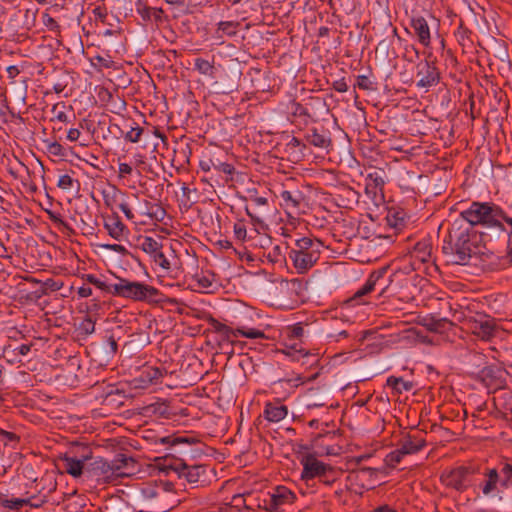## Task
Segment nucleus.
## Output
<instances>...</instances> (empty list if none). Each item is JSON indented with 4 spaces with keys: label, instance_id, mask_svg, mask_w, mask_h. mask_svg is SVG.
<instances>
[{
    "label": "nucleus",
    "instance_id": "obj_58",
    "mask_svg": "<svg viewBox=\"0 0 512 512\" xmlns=\"http://www.w3.org/2000/svg\"><path fill=\"white\" fill-rule=\"evenodd\" d=\"M157 486L161 489H164L168 495H171V497L174 499V496H173V483L171 482H168V481H161L159 484H157Z\"/></svg>",
    "mask_w": 512,
    "mask_h": 512
},
{
    "label": "nucleus",
    "instance_id": "obj_27",
    "mask_svg": "<svg viewBox=\"0 0 512 512\" xmlns=\"http://www.w3.org/2000/svg\"><path fill=\"white\" fill-rule=\"evenodd\" d=\"M63 460L65 462L66 472L74 478L85 474V465L81 463L77 456H69L66 454Z\"/></svg>",
    "mask_w": 512,
    "mask_h": 512
},
{
    "label": "nucleus",
    "instance_id": "obj_64",
    "mask_svg": "<svg viewBox=\"0 0 512 512\" xmlns=\"http://www.w3.org/2000/svg\"><path fill=\"white\" fill-rule=\"evenodd\" d=\"M501 473L503 475L504 478H507L509 480H512V465L511 464H508L506 463L502 469H501Z\"/></svg>",
    "mask_w": 512,
    "mask_h": 512
},
{
    "label": "nucleus",
    "instance_id": "obj_21",
    "mask_svg": "<svg viewBox=\"0 0 512 512\" xmlns=\"http://www.w3.org/2000/svg\"><path fill=\"white\" fill-rule=\"evenodd\" d=\"M135 460L132 457H128L125 454H118L116 457L109 462V466L111 469L112 480H115L119 477L127 476L128 473L123 472V469L129 468V466L134 467Z\"/></svg>",
    "mask_w": 512,
    "mask_h": 512
},
{
    "label": "nucleus",
    "instance_id": "obj_41",
    "mask_svg": "<svg viewBox=\"0 0 512 512\" xmlns=\"http://www.w3.org/2000/svg\"><path fill=\"white\" fill-rule=\"evenodd\" d=\"M195 69L199 73L207 75L212 72L213 65L208 60L197 58L195 60Z\"/></svg>",
    "mask_w": 512,
    "mask_h": 512
},
{
    "label": "nucleus",
    "instance_id": "obj_37",
    "mask_svg": "<svg viewBox=\"0 0 512 512\" xmlns=\"http://www.w3.org/2000/svg\"><path fill=\"white\" fill-rule=\"evenodd\" d=\"M143 375L150 383H158L159 379L163 376V372L158 367H148L143 371Z\"/></svg>",
    "mask_w": 512,
    "mask_h": 512
},
{
    "label": "nucleus",
    "instance_id": "obj_26",
    "mask_svg": "<svg viewBox=\"0 0 512 512\" xmlns=\"http://www.w3.org/2000/svg\"><path fill=\"white\" fill-rule=\"evenodd\" d=\"M280 197L284 202L283 205L285 206V208L291 209V210L299 209L301 203L304 200V196H303L302 192H300L298 190H296L294 192L288 191V190H283L280 193Z\"/></svg>",
    "mask_w": 512,
    "mask_h": 512
},
{
    "label": "nucleus",
    "instance_id": "obj_42",
    "mask_svg": "<svg viewBox=\"0 0 512 512\" xmlns=\"http://www.w3.org/2000/svg\"><path fill=\"white\" fill-rule=\"evenodd\" d=\"M238 23L233 21H221L218 24V30L222 31L226 35H235Z\"/></svg>",
    "mask_w": 512,
    "mask_h": 512
},
{
    "label": "nucleus",
    "instance_id": "obj_2",
    "mask_svg": "<svg viewBox=\"0 0 512 512\" xmlns=\"http://www.w3.org/2000/svg\"><path fill=\"white\" fill-rule=\"evenodd\" d=\"M136 501L142 508L140 512H169L176 505V500L157 483H147L140 488Z\"/></svg>",
    "mask_w": 512,
    "mask_h": 512
},
{
    "label": "nucleus",
    "instance_id": "obj_35",
    "mask_svg": "<svg viewBox=\"0 0 512 512\" xmlns=\"http://www.w3.org/2000/svg\"><path fill=\"white\" fill-rule=\"evenodd\" d=\"M235 332H237V337L241 335L243 337L251 339L266 338L263 331L255 328H237L235 329Z\"/></svg>",
    "mask_w": 512,
    "mask_h": 512
},
{
    "label": "nucleus",
    "instance_id": "obj_23",
    "mask_svg": "<svg viewBox=\"0 0 512 512\" xmlns=\"http://www.w3.org/2000/svg\"><path fill=\"white\" fill-rule=\"evenodd\" d=\"M487 357L480 352H469L466 356V364L469 368V373L475 379V371L482 370V367L487 366Z\"/></svg>",
    "mask_w": 512,
    "mask_h": 512
},
{
    "label": "nucleus",
    "instance_id": "obj_32",
    "mask_svg": "<svg viewBox=\"0 0 512 512\" xmlns=\"http://www.w3.org/2000/svg\"><path fill=\"white\" fill-rule=\"evenodd\" d=\"M47 214L49 216V219L54 224H56L59 227H61L64 232H66L67 234H74L75 233L73 228H71L69 226V224L62 219V217H61V215L59 213H55L53 211H47Z\"/></svg>",
    "mask_w": 512,
    "mask_h": 512
},
{
    "label": "nucleus",
    "instance_id": "obj_57",
    "mask_svg": "<svg viewBox=\"0 0 512 512\" xmlns=\"http://www.w3.org/2000/svg\"><path fill=\"white\" fill-rule=\"evenodd\" d=\"M119 209L124 213L127 219L132 220L134 218V214L129 207V205L125 202L119 204Z\"/></svg>",
    "mask_w": 512,
    "mask_h": 512
},
{
    "label": "nucleus",
    "instance_id": "obj_54",
    "mask_svg": "<svg viewBox=\"0 0 512 512\" xmlns=\"http://www.w3.org/2000/svg\"><path fill=\"white\" fill-rule=\"evenodd\" d=\"M48 151L55 155L62 157L65 155L63 146L58 142H53L48 146Z\"/></svg>",
    "mask_w": 512,
    "mask_h": 512
},
{
    "label": "nucleus",
    "instance_id": "obj_10",
    "mask_svg": "<svg viewBox=\"0 0 512 512\" xmlns=\"http://www.w3.org/2000/svg\"><path fill=\"white\" fill-rule=\"evenodd\" d=\"M300 462L303 466L301 479L305 481L315 477H326L327 473H334L332 466L317 460L313 454L303 456Z\"/></svg>",
    "mask_w": 512,
    "mask_h": 512
},
{
    "label": "nucleus",
    "instance_id": "obj_55",
    "mask_svg": "<svg viewBox=\"0 0 512 512\" xmlns=\"http://www.w3.org/2000/svg\"><path fill=\"white\" fill-rule=\"evenodd\" d=\"M197 282L201 288L209 289L213 286V279L209 276H197Z\"/></svg>",
    "mask_w": 512,
    "mask_h": 512
},
{
    "label": "nucleus",
    "instance_id": "obj_28",
    "mask_svg": "<svg viewBox=\"0 0 512 512\" xmlns=\"http://www.w3.org/2000/svg\"><path fill=\"white\" fill-rule=\"evenodd\" d=\"M209 324L211 325V327L213 328V330L216 333H219L222 335L224 340H228V341H231V343H233L232 337H237V332H235L234 329L227 326L226 324L219 322L218 320H216L214 318L210 319Z\"/></svg>",
    "mask_w": 512,
    "mask_h": 512
},
{
    "label": "nucleus",
    "instance_id": "obj_61",
    "mask_svg": "<svg viewBox=\"0 0 512 512\" xmlns=\"http://www.w3.org/2000/svg\"><path fill=\"white\" fill-rule=\"evenodd\" d=\"M45 17H46V20L44 21V23L47 27H49L50 30L54 31L56 29H59V25L54 18H52L48 14H46Z\"/></svg>",
    "mask_w": 512,
    "mask_h": 512
},
{
    "label": "nucleus",
    "instance_id": "obj_24",
    "mask_svg": "<svg viewBox=\"0 0 512 512\" xmlns=\"http://www.w3.org/2000/svg\"><path fill=\"white\" fill-rule=\"evenodd\" d=\"M288 414V408L285 405H276L267 403L264 409V416L270 422H279Z\"/></svg>",
    "mask_w": 512,
    "mask_h": 512
},
{
    "label": "nucleus",
    "instance_id": "obj_16",
    "mask_svg": "<svg viewBox=\"0 0 512 512\" xmlns=\"http://www.w3.org/2000/svg\"><path fill=\"white\" fill-rule=\"evenodd\" d=\"M296 499L295 494L284 486H278L275 492L270 495L266 504V510L272 512L278 510L283 504H291Z\"/></svg>",
    "mask_w": 512,
    "mask_h": 512
},
{
    "label": "nucleus",
    "instance_id": "obj_8",
    "mask_svg": "<svg viewBox=\"0 0 512 512\" xmlns=\"http://www.w3.org/2000/svg\"><path fill=\"white\" fill-rule=\"evenodd\" d=\"M159 442L170 445V448L181 456L194 458L202 453V449L194 447L200 444V440L196 436L171 434L160 438Z\"/></svg>",
    "mask_w": 512,
    "mask_h": 512
},
{
    "label": "nucleus",
    "instance_id": "obj_5",
    "mask_svg": "<svg viewBox=\"0 0 512 512\" xmlns=\"http://www.w3.org/2000/svg\"><path fill=\"white\" fill-rule=\"evenodd\" d=\"M113 295L134 301L158 303L160 302L158 296H160L161 293L157 288L151 285L130 281L126 278H119V282L115 283Z\"/></svg>",
    "mask_w": 512,
    "mask_h": 512
},
{
    "label": "nucleus",
    "instance_id": "obj_36",
    "mask_svg": "<svg viewBox=\"0 0 512 512\" xmlns=\"http://www.w3.org/2000/svg\"><path fill=\"white\" fill-rule=\"evenodd\" d=\"M0 505L10 510H19L24 506V502L20 498L8 499L0 497Z\"/></svg>",
    "mask_w": 512,
    "mask_h": 512
},
{
    "label": "nucleus",
    "instance_id": "obj_19",
    "mask_svg": "<svg viewBox=\"0 0 512 512\" xmlns=\"http://www.w3.org/2000/svg\"><path fill=\"white\" fill-rule=\"evenodd\" d=\"M104 228L107 230L108 234L117 241H122L129 233L128 228L122 223L116 213L105 220Z\"/></svg>",
    "mask_w": 512,
    "mask_h": 512
},
{
    "label": "nucleus",
    "instance_id": "obj_9",
    "mask_svg": "<svg viewBox=\"0 0 512 512\" xmlns=\"http://www.w3.org/2000/svg\"><path fill=\"white\" fill-rule=\"evenodd\" d=\"M431 54L424 60L416 65V77L418 81L416 86L429 91L431 87L439 84L441 74L434 60H431Z\"/></svg>",
    "mask_w": 512,
    "mask_h": 512
},
{
    "label": "nucleus",
    "instance_id": "obj_33",
    "mask_svg": "<svg viewBox=\"0 0 512 512\" xmlns=\"http://www.w3.org/2000/svg\"><path fill=\"white\" fill-rule=\"evenodd\" d=\"M95 331V321L90 317H86L78 326L79 335L87 337Z\"/></svg>",
    "mask_w": 512,
    "mask_h": 512
},
{
    "label": "nucleus",
    "instance_id": "obj_6",
    "mask_svg": "<svg viewBox=\"0 0 512 512\" xmlns=\"http://www.w3.org/2000/svg\"><path fill=\"white\" fill-rule=\"evenodd\" d=\"M389 270V266H384L376 271H373L369 278L367 279L366 283L354 294V299H359L367 294H369L376 285L381 286V294H383L390 285H392L394 282H397L399 284L401 282V278L407 273L403 269H399L394 271L391 276L389 277V283H386V280L384 279L385 274Z\"/></svg>",
    "mask_w": 512,
    "mask_h": 512
},
{
    "label": "nucleus",
    "instance_id": "obj_12",
    "mask_svg": "<svg viewBox=\"0 0 512 512\" xmlns=\"http://www.w3.org/2000/svg\"><path fill=\"white\" fill-rule=\"evenodd\" d=\"M111 467L109 461L102 457H96L93 461L85 465V476L88 478H95L97 481L103 480L104 482H112Z\"/></svg>",
    "mask_w": 512,
    "mask_h": 512
},
{
    "label": "nucleus",
    "instance_id": "obj_45",
    "mask_svg": "<svg viewBox=\"0 0 512 512\" xmlns=\"http://www.w3.org/2000/svg\"><path fill=\"white\" fill-rule=\"evenodd\" d=\"M357 86L362 90L373 91L376 89L374 83L366 75H359L357 77Z\"/></svg>",
    "mask_w": 512,
    "mask_h": 512
},
{
    "label": "nucleus",
    "instance_id": "obj_47",
    "mask_svg": "<svg viewBox=\"0 0 512 512\" xmlns=\"http://www.w3.org/2000/svg\"><path fill=\"white\" fill-rule=\"evenodd\" d=\"M81 450L82 452L77 457L83 465H87L88 462L93 461L95 459L92 456V451L88 446H81Z\"/></svg>",
    "mask_w": 512,
    "mask_h": 512
},
{
    "label": "nucleus",
    "instance_id": "obj_50",
    "mask_svg": "<svg viewBox=\"0 0 512 512\" xmlns=\"http://www.w3.org/2000/svg\"><path fill=\"white\" fill-rule=\"evenodd\" d=\"M99 247L115 251L124 256L129 253L128 250L123 245L120 244H99Z\"/></svg>",
    "mask_w": 512,
    "mask_h": 512
},
{
    "label": "nucleus",
    "instance_id": "obj_56",
    "mask_svg": "<svg viewBox=\"0 0 512 512\" xmlns=\"http://www.w3.org/2000/svg\"><path fill=\"white\" fill-rule=\"evenodd\" d=\"M104 344H105L106 347L109 348V352L111 354L114 355V354L117 353V351H118V344H117L116 339L113 336L108 337Z\"/></svg>",
    "mask_w": 512,
    "mask_h": 512
},
{
    "label": "nucleus",
    "instance_id": "obj_43",
    "mask_svg": "<svg viewBox=\"0 0 512 512\" xmlns=\"http://www.w3.org/2000/svg\"><path fill=\"white\" fill-rule=\"evenodd\" d=\"M94 61H96V62H92V65L98 69H102V68L108 69V68L113 67V65H114V61L111 59L110 56L103 57V56L97 55L94 57Z\"/></svg>",
    "mask_w": 512,
    "mask_h": 512
},
{
    "label": "nucleus",
    "instance_id": "obj_52",
    "mask_svg": "<svg viewBox=\"0 0 512 512\" xmlns=\"http://www.w3.org/2000/svg\"><path fill=\"white\" fill-rule=\"evenodd\" d=\"M94 286L105 293L113 295L115 284H107L105 281H102L99 278H97Z\"/></svg>",
    "mask_w": 512,
    "mask_h": 512
},
{
    "label": "nucleus",
    "instance_id": "obj_18",
    "mask_svg": "<svg viewBox=\"0 0 512 512\" xmlns=\"http://www.w3.org/2000/svg\"><path fill=\"white\" fill-rule=\"evenodd\" d=\"M497 220L500 226L494 228L506 233L508 236V243H512V204L505 203L503 206L499 205Z\"/></svg>",
    "mask_w": 512,
    "mask_h": 512
},
{
    "label": "nucleus",
    "instance_id": "obj_48",
    "mask_svg": "<svg viewBox=\"0 0 512 512\" xmlns=\"http://www.w3.org/2000/svg\"><path fill=\"white\" fill-rule=\"evenodd\" d=\"M233 230H234V234L238 240H241V241L245 240L247 231H246V227L242 221L235 223Z\"/></svg>",
    "mask_w": 512,
    "mask_h": 512
},
{
    "label": "nucleus",
    "instance_id": "obj_11",
    "mask_svg": "<svg viewBox=\"0 0 512 512\" xmlns=\"http://www.w3.org/2000/svg\"><path fill=\"white\" fill-rule=\"evenodd\" d=\"M474 473L470 467L460 466L441 476L442 482L458 491H463L468 486L469 476Z\"/></svg>",
    "mask_w": 512,
    "mask_h": 512
},
{
    "label": "nucleus",
    "instance_id": "obj_20",
    "mask_svg": "<svg viewBox=\"0 0 512 512\" xmlns=\"http://www.w3.org/2000/svg\"><path fill=\"white\" fill-rule=\"evenodd\" d=\"M411 27L414 30L418 41L425 47L430 45L431 35L427 21L422 16L411 19Z\"/></svg>",
    "mask_w": 512,
    "mask_h": 512
},
{
    "label": "nucleus",
    "instance_id": "obj_4",
    "mask_svg": "<svg viewBox=\"0 0 512 512\" xmlns=\"http://www.w3.org/2000/svg\"><path fill=\"white\" fill-rule=\"evenodd\" d=\"M499 205L493 202L473 201L470 206L460 213V219L465 224L470 225L473 229L477 225L488 228L500 226L497 220Z\"/></svg>",
    "mask_w": 512,
    "mask_h": 512
},
{
    "label": "nucleus",
    "instance_id": "obj_60",
    "mask_svg": "<svg viewBox=\"0 0 512 512\" xmlns=\"http://www.w3.org/2000/svg\"><path fill=\"white\" fill-rule=\"evenodd\" d=\"M333 88L338 91V92H346L348 90V85L347 83L344 81V79L342 80H338V81H335L333 83Z\"/></svg>",
    "mask_w": 512,
    "mask_h": 512
},
{
    "label": "nucleus",
    "instance_id": "obj_1",
    "mask_svg": "<svg viewBox=\"0 0 512 512\" xmlns=\"http://www.w3.org/2000/svg\"><path fill=\"white\" fill-rule=\"evenodd\" d=\"M480 235L463 220H455L443 240L442 252L451 256L452 263L468 265L473 255L479 253Z\"/></svg>",
    "mask_w": 512,
    "mask_h": 512
},
{
    "label": "nucleus",
    "instance_id": "obj_22",
    "mask_svg": "<svg viewBox=\"0 0 512 512\" xmlns=\"http://www.w3.org/2000/svg\"><path fill=\"white\" fill-rule=\"evenodd\" d=\"M426 445L425 439L418 435L407 434L399 442V448L406 454H415Z\"/></svg>",
    "mask_w": 512,
    "mask_h": 512
},
{
    "label": "nucleus",
    "instance_id": "obj_29",
    "mask_svg": "<svg viewBox=\"0 0 512 512\" xmlns=\"http://www.w3.org/2000/svg\"><path fill=\"white\" fill-rule=\"evenodd\" d=\"M387 385L395 390V392L398 394H401L404 391H410L413 388V382L405 381L402 377L395 376L388 377Z\"/></svg>",
    "mask_w": 512,
    "mask_h": 512
},
{
    "label": "nucleus",
    "instance_id": "obj_44",
    "mask_svg": "<svg viewBox=\"0 0 512 512\" xmlns=\"http://www.w3.org/2000/svg\"><path fill=\"white\" fill-rule=\"evenodd\" d=\"M0 438L5 445L18 443L20 441V437L16 433L6 431L2 428H0Z\"/></svg>",
    "mask_w": 512,
    "mask_h": 512
},
{
    "label": "nucleus",
    "instance_id": "obj_39",
    "mask_svg": "<svg viewBox=\"0 0 512 512\" xmlns=\"http://www.w3.org/2000/svg\"><path fill=\"white\" fill-rule=\"evenodd\" d=\"M143 132L144 129L140 126L131 127V129L124 135V138L128 142L137 143Z\"/></svg>",
    "mask_w": 512,
    "mask_h": 512
},
{
    "label": "nucleus",
    "instance_id": "obj_53",
    "mask_svg": "<svg viewBox=\"0 0 512 512\" xmlns=\"http://www.w3.org/2000/svg\"><path fill=\"white\" fill-rule=\"evenodd\" d=\"M389 49L390 43L384 39L378 43L376 47V53H379L382 57H388Z\"/></svg>",
    "mask_w": 512,
    "mask_h": 512
},
{
    "label": "nucleus",
    "instance_id": "obj_30",
    "mask_svg": "<svg viewBox=\"0 0 512 512\" xmlns=\"http://www.w3.org/2000/svg\"><path fill=\"white\" fill-rule=\"evenodd\" d=\"M432 246L429 241H419L414 245V253L416 257L422 261L427 262L431 257Z\"/></svg>",
    "mask_w": 512,
    "mask_h": 512
},
{
    "label": "nucleus",
    "instance_id": "obj_49",
    "mask_svg": "<svg viewBox=\"0 0 512 512\" xmlns=\"http://www.w3.org/2000/svg\"><path fill=\"white\" fill-rule=\"evenodd\" d=\"M291 109H292V114L294 116H299V117L310 116L307 108L298 102H293Z\"/></svg>",
    "mask_w": 512,
    "mask_h": 512
},
{
    "label": "nucleus",
    "instance_id": "obj_14",
    "mask_svg": "<svg viewBox=\"0 0 512 512\" xmlns=\"http://www.w3.org/2000/svg\"><path fill=\"white\" fill-rule=\"evenodd\" d=\"M170 468L178 474L179 478H185L191 484L197 483L200 476L205 474L206 471L205 466H189L183 459H179V462L171 465Z\"/></svg>",
    "mask_w": 512,
    "mask_h": 512
},
{
    "label": "nucleus",
    "instance_id": "obj_17",
    "mask_svg": "<svg viewBox=\"0 0 512 512\" xmlns=\"http://www.w3.org/2000/svg\"><path fill=\"white\" fill-rule=\"evenodd\" d=\"M471 329L473 333L480 337L482 340H490L496 333V324L493 319L488 318L486 315L481 316L480 319L472 321Z\"/></svg>",
    "mask_w": 512,
    "mask_h": 512
},
{
    "label": "nucleus",
    "instance_id": "obj_25",
    "mask_svg": "<svg viewBox=\"0 0 512 512\" xmlns=\"http://www.w3.org/2000/svg\"><path fill=\"white\" fill-rule=\"evenodd\" d=\"M422 325L430 332L442 333L448 326L453 325V323L447 318H435L434 316H430L423 319Z\"/></svg>",
    "mask_w": 512,
    "mask_h": 512
},
{
    "label": "nucleus",
    "instance_id": "obj_38",
    "mask_svg": "<svg viewBox=\"0 0 512 512\" xmlns=\"http://www.w3.org/2000/svg\"><path fill=\"white\" fill-rule=\"evenodd\" d=\"M74 184L77 185V188L79 187L78 180H74L70 175L64 174L60 176L57 186L63 190H70L73 188Z\"/></svg>",
    "mask_w": 512,
    "mask_h": 512
},
{
    "label": "nucleus",
    "instance_id": "obj_31",
    "mask_svg": "<svg viewBox=\"0 0 512 512\" xmlns=\"http://www.w3.org/2000/svg\"><path fill=\"white\" fill-rule=\"evenodd\" d=\"M485 475L488 477V479L483 486L482 491L485 495H489L496 488V485L499 481V473L496 469L493 468L489 469Z\"/></svg>",
    "mask_w": 512,
    "mask_h": 512
},
{
    "label": "nucleus",
    "instance_id": "obj_51",
    "mask_svg": "<svg viewBox=\"0 0 512 512\" xmlns=\"http://www.w3.org/2000/svg\"><path fill=\"white\" fill-rule=\"evenodd\" d=\"M304 333V328L301 323L294 324L293 326L289 327V336L291 338H301Z\"/></svg>",
    "mask_w": 512,
    "mask_h": 512
},
{
    "label": "nucleus",
    "instance_id": "obj_62",
    "mask_svg": "<svg viewBox=\"0 0 512 512\" xmlns=\"http://www.w3.org/2000/svg\"><path fill=\"white\" fill-rule=\"evenodd\" d=\"M137 11L141 14V16L144 20H150L151 15H152V8L146 7V6L140 8V5H139L137 8Z\"/></svg>",
    "mask_w": 512,
    "mask_h": 512
},
{
    "label": "nucleus",
    "instance_id": "obj_13",
    "mask_svg": "<svg viewBox=\"0 0 512 512\" xmlns=\"http://www.w3.org/2000/svg\"><path fill=\"white\" fill-rule=\"evenodd\" d=\"M141 249L149 254L154 262L163 269L168 270L170 268V262L161 251L162 243L158 242L156 239L148 236L144 237L141 242Z\"/></svg>",
    "mask_w": 512,
    "mask_h": 512
},
{
    "label": "nucleus",
    "instance_id": "obj_63",
    "mask_svg": "<svg viewBox=\"0 0 512 512\" xmlns=\"http://www.w3.org/2000/svg\"><path fill=\"white\" fill-rule=\"evenodd\" d=\"M80 135H81V133H80L79 129L71 128L68 130L67 139L71 142H74L79 139Z\"/></svg>",
    "mask_w": 512,
    "mask_h": 512
},
{
    "label": "nucleus",
    "instance_id": "obj_40",
    "mask_svg": "<svg viewBox=\"0 0 512 512\" xmlns=\"http://www.w3.org/2000/svg\"><path fill=\"white\" fill-rule=\"evenodd\" d=\"M404 455L406 454L398 447L396 450L390 452L386 456L387 465L392 467L396 466L398 463H400Z\"/></svg>",
    "mask_w": 512,
    "mask_h": 512
},
{
    "label": "nucleus",
    "instance_id": "obj_46",
    "mask_svg": "<svg viewBox=\"0 0 512 512\" xmlns=\"http://www.w3.org/2000/svg\"><path fill=\"white\" fill-rule=\"evenodd\" d=\"M63 283L57 282L52 278L46 279L42 283V292L47 293L48 291H58L62 288Z\"/></svg>",
    "mask_w": 512,
    "mask_h": 512
},
{
    "label": "nucleus",
    "instance_id": "obj_34",
    "mask_svg": "<svg viewBox=\"0 0 512 512\" xmlns=\"http://www.w3.org/2000/svg\"><path fill=\"white\" fill-rule=\"evenodd\" d=\"M235 172V168L233 165L225 162H220L217 160V162H214V170L213 173L220 174L224 173L226 176H231ZM230 178L226 177L225 182H227Z\"/></svg>",
    "mask_w": 512,
    "mask_h": 512
},
{
    "label": "nucleus",
    "instance_id": "obj_3",
    "mask_svg": "<svg viewBox=\"0 0 512 512\" xmlns=\"http://www.w3.org/2000/svg\"><path fill=\"white\" fill-rule=\"evenodd\" d=\"M323 243L318 239L302 237L295 242V248L289 252L298 273L308 271L319 259Z\"/></svg>",
    "mask_w": 512,
    "mask_h": 512
},
{
    "label": "nucleus",
    "instance_id": "obj_7",
    "mask_svg": "<svg viewBox=\"0 0 512 512\" xmlns=\"http://www.w3.org/2000/svg\"><path fill=\"white\" fill-rule=\"evenodd\" d=\"M509 373L498 365H487L475 371V380L481 382L489 391L495 392L507 387Z\"/></svg>",
    "mask_w": 512,
    "mask_h": 512
},
{
    "label": "nucleus",
    "instance_id": "obj_59",
    "mask_svg": "<svg viewBox=\"0 0 512 512\" xmlns=\"http://www.w3.org/2000/svg\"><path fill=\"white\" fill-rule=\"evenodd\" d=\"M287 146L290 148H303L306 149V145L302 143V141L297 137H292L290 141L287 143Z\"/></svg>",
    "mask_w": 512,
    "mask_h": 512
},
{
    "label": "nucleus",
    "instance_id": "obj_15",
    "mask_svg": "<svg viewBox=\"0 0 512 512\" xmlns=\"http://www.w3.org/2000/svg\"><path fill=\"white\" fill-rule=\"evenodd\" d=\"M305 140L308 144L327 152L332 148L330 132L324 127L309 129L305 135Z\"/></svg>",
    "mask_w": 512,
    "mask_h": 512
}]
</instances>
